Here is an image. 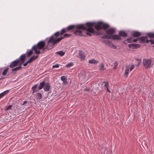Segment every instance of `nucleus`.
I'll use <instances>...</instances> for the list:
<instances>
[{
  "label": "nucleus",
  "instance_id": "b1692460",
  "mask_svg": "<svg viewBox=\"0 0 154 154\" xmlns=\"http://www.w3.org/2000/svg\"><path fill=\"white\" fill-rule=\"evenodd\" d=\"M36 99L37 100H40L42 97V96L41 94L38 93H37L36 94Z\"/></svg>",
  "mask_w": 154,
  "mask_h": 154
},
{
  "label": "nucleus",
  "instance_id": "8fccbe9b",
  "mask_svg": "<svg viewBox=\"0 0 154 154\" xmlns=\"http://www.w3.org/2000/svg\"><path fill=\"white\" fill-rule=\"evenodd\" d=\"M3 79V78H0V80L1 79Z\"/></svg>",
  "mask_w": 154,
  "mask_h": 154
},
{
  "label": "nucleus",
  "instance_id": "9b49d317",
  "mask_svg": "<svg viewBox=\"0 0 154 154\" xmlns=\"http://www.w3.org/2000/svg\"><path fill=\"white\" fill-rule=\"evenodd\" d=\"M111 38L113 40H121V38L119 35H111Z\"/></svg>",
  "mask_w": 154,
  "mask_h": 154
},
{
  "label": "nucleus",
  "instance_id": "1a4fd4ad",
  "mask_svg": "<svg viewBox=\"0 0 154 154\" xmlns=\"http://www.w3.org/2000/svg\"><path fill=\"white\" fill-rule=\"evenodd\" d=\"M79 57L82 60H84L85 58V53L82 51H79Z\"/></svg>",
  "mask_w": 154,
  "mask_h": 154
},
{
  "label": "nucleus",
  "instance_id": "aec40b11",
  "mask_svg": "<svg viewBox=\"0 0 154 154\" xmlns=\"http://www.w3.org/2000/svg\"><path fill=\"white\" fill-rule=\"evenodd\" d=\"M119 35L121 37H125L127 35V33L124 31H121L119 32Z\"/></svg>",
  "mask_w": 154,
  "mask_h": 154
},
{
  "label": "nucleus",
  "instance_id": "a878e982",
  "mask_svg": "<svg viewBox=\"0 0 154 154\" xmlns=\"http://www.w3.org/2000/svg\"><path fill=\"white\" fill-rule=\"evenodd\" d=\"M9 69V68L8 67H7L2 72V75H6Z\"/></svg>",
  "mask_w": 154,
  "mask_h": 154
},
{
  "label": "nucleus",
  "instance_id": "37998d69",
  "mask_svg": "<svg viewBox=\"0 0 154 154\" xmlns=\"http://www.w3.org/2000/svg\"><path fill=\"white\" fill-rule=\"evenodd\" d=\"M111 47H113L114 49H116L117 47L116 46L112 44L111 45Z\"/></svg>",
  "mask_w": 154,
  "mask_h": 154
},
{
  "label": "nucleus",
  "instance_id": "393cba45",
  "mask_svg": "<svg viewBox=\"0 0 154 154\" xmlns=\"http://www.w3.org/2000/svg\"><path fill=\"white\" fill-rule=\"evenodd\" d=\"M56 54H58L61 56H62L64 55L65 52H63V51H60L57 52L56 53Z\"/></svg>",
  "mask_w": 154,
  "mask_h": 154
},
{
  "label": "nucleus",
  "instance_id": "2f4dec72",
  "mask_svg": "<svg viewBox=\"0 0 154 154\" xmlns=\"http://www.w3.org/2000/svg\"><path fill=\"white\" fill-rule=\"evenodd\" d=\"M32 50H30L28 52H27V57H29L30 55H31L32 54Z\"/></svg>",
  "mask_w": 154,
  "mask_h": 154
},
{
  "label": "nucleus",
  "instance_id": "58836bf2",
  "mask_svg": "<svg viewBox=\"0 0 154 154\" xmlns=\"http://www.w3.org/2000/svg\"><path fill=\"white\" fill-rule=\"evenodd\" d=\"M136 60H137L139 62V63H141V59H139V58H137L136 59Z\"/></svg>",
  "mask_w": 154,
  "mask_h": 154
},
{
  "label": "nucleus",
  "instance_id": "cd10ccee",
  "mask_svg": "<svg viewBox=\"0 0 154 154\" xmlns=\"http://www.w3.org/2000/svg\"><path fill=\"white\" fill-rule=\"evenodd\" d=\"M100 70L102 71L105 69L104 65L103 63H102L100 65Z\"/></svg>",
  "mask_w": 154,
  "mask_h": 154
},
{
  "label": "nucleus",
  "instance_id": "f3484780",
  "mask_svg": "<svg viewBox=\"0 0 154 154\" xmlns=\"http://www.w3.org/2000/svg\"><path fill=\"white\" fill-rule=\"evenodd\" d=\"M9 90H6L3 92L1 93L0 94V99L2 98L3 97H4V96H5V95H6L9 92Z\"/></svg>",
  "mask_w": 154,
  "mask_h": 154
},
{
  "label": "nucleus",
  "instance_id": "dca6fc26",
  "mask_svg": "<svg viewBox=\"0 0 154 154\" xmlns=\"http://www.w3.org/2000/svg\"><path fill=\"white\" fill-rule=\"evenodd\" d=\"M32 94H33L34 93L37 92L39 90L38 88H37V85H34L32 87Z\"/></svg>",
  "mask_w": 154,
  "mask_h": 154
},
{
  "label": "nucleus",
  "instance_id": "f8f14e48",
  "mask_svg": "<svg viewBox=\"0 0 154 154\" xmlns=\"http://www.w3.org/2000/svg\"><path fill=\"white\" fill-rule=\"evenodd\" d=\"M103 83L104 84V87L105 90H106L107 92H110V91L109 89L108 86L109 84L108 82L104 81L103 82Z\"/></svg>",
  "mask_w": 154,
  "mask_h": 154
},
{
  "label": "nucleus",
  "instance_id": "39448f33",
  "mask_svg": "<svg viewBox=\"0 0 154 154\" xmlns=\"http://www.w3.org/2000/svg\"><path fill=\"white\" fill-rule=\"evenodd\" d=\"M45 45V42L43 41H40L38 42L36 45H37V48L39 50L43 49Z\"/></svg>",
  "mask_w": 154,
  "mask_h": 154
},
{
  "label": "nucleus",
  "instance_id": "c756f323",
  "mask_svg": "<svg viewBox=\"0 0 154 154\" xmlns=\"http://www.w3.org/2000/svg\"><path fill=\"white\" fill-rule=\"evenodd\" d=\"M73 65V63L72 62H71L67 64L66 66V67L67 68H70Z\"/></svg>",
  "mask_w": 154,
  "mask_h": 154
},
{
  "label": "nucleus",
  "instance_id": "f03ea898",
  "mask_svg": "<svg viewBox=\"0 0 154 154\" xmlns=\"http://www.w3.org/2000/svg\"><path fill=\"white\" fill-rule=\"evenodd\" d=\"M62 35H60L59 33L56 34V32L54 35L50 37L47 42V47L43 50L42 52L43 53L46 49H48V50H50L53 48L54 45L59 43L62 39L65 38L69 37L72 35L70 34H65L63 36L58 38L59 36Z\"/></svg>",
  "mask_w": 154,
  "mask_h": 154
},
{
  "label": "nucleus",
  "instance_id": "5701e85b",
  "mask_svg": "<svg viewBox=\"0 0 154 154\" xmlns=\"http://www.w3.org/2000/svg\"><path fill=\"white\" fill-rule=\"evenodd\" d=\"M146 35L150 38H154V33L152 32H148Z\"/></svg>",
  "mask_w": 154,
  "mask_h": 154
},
{
  "label": "nucleus",
  "instance_id": "c85d7f7f",
  "mask_svg": "<svg viewBox=\"0 0 154 154\" xmlns=\"http://www.w3.org/2000/svg\"><path fill=\"white\" fill-rule=\"evenodd\" d=\"M129 70V68L128 67L126 69L125 73H124V75L126 76V77H127L128 74V72Z\"/></svg>",
  "mask_w": 154,
  "mask_h": 154
},
{
  "label": "nucleus",
  "instance_id": "bb28decb",
  "mask_svg": "<svg viewBox=\"0 0 154 154\" xmlns=\"http://www.w3.org/2000/svg\"><path fill=\"white\" fill-rule=\"evenodd\" d=\"M104 42L107 44L109 47H111V45L112 44L110 41L108 40H105L104 41Z\"/></svg>",
  "mask_w": 154,
  "mask_h": 154
},
{
  "label": "nucleus",
  "instance_id": "49530a36",
  "mask_svg": "<svg viewBox=\"0 0 154 154\" xmlns=\"http://www.w3.org/2000/svg\"><path fill=\"white\" fill-rule=\"evenodd\" d=\"M149 42H150V40H148L147 39H146V40L145 43H148Z\"/></svg>",
  "mask_w": 154,
  "mask_h": 154
},
{
  "label": "nucleus",
  "instance_id": "412c9836",
  "mask_svg": "<svg viewBox=\"0 0 154 154\" xmlns=\"http://www.w3.org/2000/svg\"><path fill=\"white\" fill-rule=\"evenodd\" d=\"M45 85V81H43L40 82L38 87V89L39 90L42 89L44 86Z\"/></svg>",
  "mask_w": 154,
  "mask_h": 154
},
{
  "label": "nucleus",
  "instance_id": "a18cd8bd",
  "mask_svg": "<svg viewBox=\"0 0 154 154\" xmlns=\"http://www.w3.org/2000/svg\"><path fill=\"white\" fill-rule=\"evenodd\" d=\"M138 40V38L133 39V42H136Z\"/></svg>",
  "mask_w": 154,
  "mask_h": 154
},
{
  "label": "nucleus",
  "instance_id": "423d86ee",
  "mask_svg": "<svg viewBox=\"0 0 154 154\" xmlns=\"http://www.w3.org/2000/svg\"><path fill=\"white\" fill-rule=\"evenodd\" d=\"M26 56L25 54L22 55L19 57V58L17 59L19 63V65H20L24 62Z\"/></svg>",
  "mask_w": 154,
  "mask_h": 154
},
{
  "label": "nucleus",
  "instance_id": "72a5a7b5",
  "mask_svg": "<svg viewBox=\"0 0 154 154\" xmlns=\"http://www.w3.org/2000/svg\"><path fill=\"white\" fill-rule=\"evenodd\" d=\"M61 79L62 81L67 80V79L64 76H63L61 77Z\"/></svg>",
  "mask_w": 154,
  "mask_h": 154
},
{
  "label": "nucleus",
  "instance_id": "09e8293b",
  "mask_svg": "<svg viewBox=\"0 0 154 154\" xmlns=\"http://www.w3.org/2000/svg\"><path fill=\"white\" fill-rule=\"evenodd\" d=\"M104 150H105V151H106V150H107V149H106V148H104Z\"/></svg>",
  "mask_w": 154,
  "mask_h": 154
},
{
  "label": "nucleus",
  "instance_id": "4468645a",
  "mask_svg": "<svg viewBox=\"0 0 154 154\" xmlns=\"http://www.w3.org/2000/svg\"><path fill=\"white\" fill-rule=\"evenodd\" d=\"M141 35V33L138 31H134L132 33V35L133 37H138Z\"/></svg>",
  "mask_w": 154,
  "mask_h": 154
},
{
  "label": "nucleus",
  "instance_id": "ea45409f",
  "mask_svg": "<svg viewBox=\"0 0 154 154\" xmlns=\"http://www.w3.org/2000/svg\"><path fill=\"white\" fill-rule=\"evenodd\" d=\"M150 42L151 45L154 44V41L152 39L150 40Z\"/></svg>",
  "mask_w": 154,
  "mask_h": 154
},
{
  "label": "nucleus",
  "instance_id": "e433bc0d",
  "mask_svg": "<svg viewBox=\"0 0 154 154\" xmlns=\"http://www.w3.org/2000/svg\"><path fill=\"white\" fill-rule=\"evenodd\" d=\"M12 106V105H8V106H6L5 107L6 110H7L9 109H10L11 108Z\"/></svg>",
  "mask_w": 154,
  "mask_h": 154
},
{
  "label": "nucleus",
  "instance_id": "20e7f679",
  "mask_svg": "<svg viewBox=\"0 0 154 154\" xmlns=\"http://www.w3.org/2000/svg\"><path fill=\"white\" fill-rule=\"evenodd\" d=\"M46 47H47V46H46V47L42 49V50L41 52L40 51H39V50H37V49L38 48H37V45H34V46H33L32 48V50L34 51L35 53L37 54H40V53H42V54L43 53L47 51H49V50H48V49H46L44 51V52L43 53L42 52L43 50L45 48H46Z\"/></svg>",
  "mask_w": 154,
  "mask_h": 154
},
{
  "label": "nucleus",
  "instance_id": "0eeeda50",
  "mask_svg": "<svg viewBox=\"0 0 154 154\" xmlns=\"http://www.w3.org/2000/svg\"><path fill=\"white\" fill-rule=\"evenodd\" d=\"M140 45L139 44H131L128 45V47L132 49H137L140 47Z\"/></svg>",
  "mask_w": 154,
  "mask_h": 154
},
{
  "label": "nucleus",
  "instance_id": "c03bdc74",
  "mask_svg": "<svg viewBox=\"0 0 154 154\" xmlns=\"http://www.w3.org/2000/svg\"><path fill=\"white\" fill-rule=\"evenodd\" d=\"M27 103V101H24L23 102V103L22 104V105H23L25 104H26Z\"/></svg>",
  "mask_w": 154,
  "mask_h": 154
},
{
  "label": "nucleus",
  "instance_id": "79ce46f5",
  "mask_svg": "<svg viewBox=\"0 0 154 154\" xmlns=\"http://www.w3.org/2000/svg\"><path fill=\"white\" fill-rule=\"evenodd\" d=\"M63 83L64 85H67L68 83V82H67V80L63 81Z\"/></svg>",
  "mask_w": 154,
  "mask_h": 154
},
{
  "label": "nucleus",
  "instance_id": "4be33fe9",
  "mask_svg": "<svg viewBox=\"0 0 154 154\" xmlns=\"http://www.w3.org/2000/svg\"><path fill=\"white\" fill-rule=\"evenodd\" d=\"M98 62V61L94 59L89 60L88 61V63L90 64H97Z\"/></svg>",
  "mask_w": 154,
  "mask_h": 154
},
{
  "label": "nucleus",
  "instance_id": "a211bd4d",
  "mask_svg": "<svg viewBox=\"0 0 154 154\" xmlns=\"http://www.w3.org/2000/svg\"><path fill=\"white\" fill-rule=\"evenodd\" d=\"M22 68L21 66L20 65L19 66L17 67L14 69H12V72L14 74H15L16 73L15 71H16L20 70Z\"/></svg>",
  "mask_w": 154,
  "mask_h": 154
},
{
  "label": "nucleus",
  "instance_id": "2eb2a0df",
  "mask_svg": "<svg viewBox=\"0 0 154 154\" xmlns=\"http://www.w3.org/2000/svg\"><path fill=\"white\" fill-rule=\"evenodd\" d=\"M50 88V86L49 83L45 84L44 90L46 91H49Z\"/></svg>",
  "mask_w": 154,
  "mask_h": 154
},
{
  "label": "nucleus",
  "instance_id": "c9c22d12",
  "mask_svg": "<svg viewBox=\"0 0 154 154\" xmlns=\"http://www.w3.org/2000/svg\"><path fill=\"white\" fill-rule=\"evenodd\" d=\"M60 64H57L54 65H53L52 66V68H58L59 67Z\"/></svg>",
  "mask_w": 154,
  "mask_h": 154
},
{
  "label": "nucleus",
  "instance_id": "7c9ffc66",
  "mask_svg": "<svg viewBox=\"0 0 154 154\" xmlns=\"http://www.w3.org/2000/svg\"><path fill=\"white\" fill-rule=\"evenodd\" d=\"M102 38H106V39H112V38H111V35H105L103 36L102 37Z\"/></svg>",
  "mask_w": 154,
  "mask_h": 154
},
{
  "label": "nucleus",
  "instance_id": "ddd939ff",
  "mask_svg": "<svg viewBox=\"0 0 154 154\" xmlns=\"http://www.w3.org/2000/svg\"><path fill=\"white\" fill-rule=\"evenodd\" d=\"M147 36H142L138 38V40L141 43H145V41L147 39Z\"/></svg>",
  "mask_w": 154,
  "mask_h": 154
},
{
  "label": "nucleus",
  "instance_id": "473e14b6",
  "mask_svg": "<svg viewBox=\"0 0 154 154\" xmlns=\"http://www.w3.org/2000/svg\"><path fill=\"white\" fill-rule=\"evenodd\" d=\"M126 41L128 43H131L133 42V39L132 38H129L127 39Z\"/></svg>",
  "mask_w": 154,
  "mask_h": 154
},
{
  "label": "nucleus",
  "instance_id": "f257e3e1",
  "mask_svg": "<svg viewBox=\"0 0 154 154\" xmlns=\"http://www.w3.org/2000/svg\"><path fill=\"white\" fill-rule=\"evenodd\" d=\"M94 26L97 31L102 29L106 30L109 26V24L102 22L97 23L88 22L85 24L78 25L76 26L74 25L69 26L66 28L63 29L60 31L57 32L56 34L59 33L60 35H63L64 33L67 32L69 31L73 30L75 27L76 30L74 32V35L80 36H86L87 35L91 36V33H94V30L93 28Z\"/></svg>",
  "mask_w": 154,
  "mask_h": 154
},
{
  "label": "nucleus",
  "instance_id": "7ed1b4c3",
  "mask_svg": "<svg viewBox=\"0 0 154 154\" xmlns=\"http://www.w3.org/2000/svg\"><path fill=\"white\" fill-rule=\"evenodd\" d=\"M143 66L145 68L149 69L152 67V64L151 60L149 59H143Z\"/></svg>",
  "mask_w": 154,
  "mask_h": 154
},
{
  "label": "nucleus",
  "instance_id": "9d476101",
  "mask_svg": "<svg viewBox=\"0 0 154 154\" xmlns=\"http://www.w3.org/2000/svg\"><path fill=\"white\" fill-rule=\"evenodd\" d=\"M115 32V30L114 28H111L106 31V33L109 35H112Z\"/></svg>",
  "mask_w": 154,
  "mask_h": 154
},
{
  "label": "nucleus",
  "instance_id": "f704fd0d",
  "mask_svg": "<svg viewBox=\"0 0 154 154\" xmlns=\"http://www.w3.org/2000/svg\"><path fill=\"white\" fill-rule=\"evenodd\" d=\"M114 66L113 67V69H116L117 68V67L118 66V63L117 62H115L114 63Z\"/></svg>",
  "mask_w": 154,
  "mask_h": 154
},
{
  "label": "nucleus",
  "instance_id": "6ab92c4d",
  "mask_svg": "<svg viewBox=\"0 0 154 154\" xmlns=\"http://www.w3.org/2000/svg\"><path fill=\"white\" fill-rule=\"evenodd\" d=\"M38 57V55H33L28 60V62H29V63H30L32 61L37 59Z\"/></svg>",
  "mask_w": 154,
  "mask_h": 154
},
{
  "label": "nucleus",
  "instance_id": "de8ad7c7",
  "mask_svg": "<svg viewBox=\"0 0 154 154\" xmlns=\"http://www.w3.org/2000/svg\"><path fill=\"white\" fill-rule=\"evenodd\" d=\"M140 64V63H138L137 65H136V66H139V65Z\"/></svg>",
  "mask_w": 154,
  "mask_h": 154
},
{
  "label": "nucleus",
  "instance_id": "4c0bfd02",
  "mask_svg": "<svg viewBox=\"0 0 154 154\" xmlns=\"http://www.w3.org/2000/svg\"><path fill=\"white\" fill-rule=\"evenodd\" d=\"M134 65H131V67H130V71H132L134 68Z\"/></svg>",
  "mask_w": 154,
  "mask_h": 154
},
{
  "label": "nucleus",
  "instance_id": "a19ab883",
  "mask_svg": "<svg viewBox=\"0 0 154 154\" xmlns=\"http://www.w3.org/2000/svg\"><path fill=\"white\" fill-rule=\"evenodd\" d=\"M28 62V60L27 62H26L24 63L23 64V66H27V65L28 64V63H29V62Z\"/></svg>",
  "mask_w": 154,
  "mask_h": 154
},
{
  "label": "nucleus",
  "instance_id": "6e6552de",
  "mask_svg": "<svg viewBox=\"0 0 154 154\" xmlns=\"http://www.w3.org/2000/svg\"><path fill=\"white\" fill-rule=\"evenodd\" d=\"M17 65H19V63L16 60L12 61L11 63L10 64L9 66L11 68H13L17 66Z\"/></svg>",
  "mask_w": 154,
  "mask_h": 154
},
{
  "label": "nucleus",
  "instance_id": "3c124183",
  "mask_svg": "<svg viewBox=\"0 0 154 154\" xmlns=\"http://www.w3.org/2000/svg\"><path fill=\"white\" fill-rule=\"evenodd\" d=\"M153 47H154V45L153 46Z\"/></svg>",
  "mask_w": 154,
  "mask_h": 154
}]
</instances>
